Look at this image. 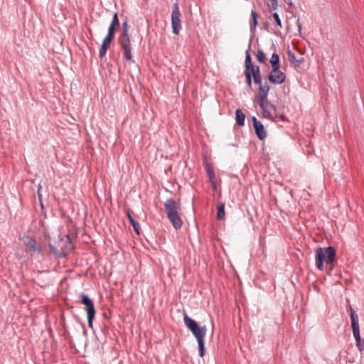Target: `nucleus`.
<instances>
[{
	"instance_id": "20",
	"label": "nucleus",
	"mask_w": 364,
	"mask_h": 364,
	"mask_svg": "<svg viewBox=\"0 0 364 364\" xmlns=\"http://www.w3.org/2000/svg\"><path fill=\"white\" fill-rule=\"evenodd\" d=\"M270 63L272 64V68L280 67L279 57L277 53H274L270 58Z\"/></svg>"
},
{
	"instance_id": "24",
	"label": "nucleus",
	"mask_w": 364,
	"mask_h": 364,
	"mask_svg": "<svg viewBox=\"0 0 364 364\" xmlns=\"http://www.w3.org/2000/svg\"><path fill=\"white\" fill-rule=\"evenodd\" d=\"M127 216H128V218L129 219V221H130L131 224L132 225V227H133L134 231L136 232V222L131 216L129 212H127Z\"/></svg>"
},
{
	"instance_id": "11",
	"label": "nucleus",
	"mask_w": 364,
	"mask_h": 364,
	"mask_svg": "<svg viewBox=\"0 0 364 364\" xmlns=\"http://www.w3.org/2000/svg\"><path fill=\"white\" fill-rule=\"evenodd\" d=\"M59 247L61 250V252L65 254L70 252L73 250V245L69 235H66L63 238L60 240Z\"/></svg>"
},
{
	"instance_id": "25",
	"label": "nucleus",
	"mask_w": 364,
	"mask_h": 364,
	"mask_svg": "<svg viewBox=\"0 0 364 364\" xmlns=\"http://www.w3.org/2000/svg\"><path fill=\"white\" fill-rule=\"evenodd\" d=\"M269 7L272 10L277 9V0H269Z\"/></svg>"
},
{
	"instance_id": "29",
	"label": "nucleus",
	"mask_w": 364,
	"mask_h": 364,
	"mask_svg": "<svg viewBox=\"0 0 364 364\" xmlns=\"http://www.w3.org/2000/svg\"><path fill=\"white\" fill-rule=\"evenodd\" d=\"M38 199L40 200V202L42 201V195L41 193V191H39V190H38Z\"/></svg>"
},
{
	"instance_id": "16",
	"label": "nucleus",
	"mask_w": 364,
	"mask_h": 364,
	"mask_svg": "<svg viewBox=\"0 0 364 364\" xmlns=\"http://www.w3.org/2000/svg\"><path fill=\"white\" fill-rule=\"evenodd\" d=\"M25 245L27 247L28 251L34 253V252H40L41 249L36 245V241L32 238H28L25 242Z\"/></svg>"
},
{
	"instance_id": "26",
	"label": "nucleus",
	"mask_w": 364,
	"mask_h": 364,
	"mask_svg": "<svg viewBox=\"0 0 364 364\" xmlns=\"http://www.w3.org/2000/svg\"><path fill=\"white\" fill-rule=\"evenodd\" d=\"M273 16H274V20L276 21L277 25L279 26V27H282V21L280 20L279 14L277 13H274L273 14Z\"/></svg>"
},
{
	"instance_id": "22",
	"label": "nucleus",
	"mask_w": 364,
	"mask_h": 364,
	"mask_svg": "<svg viewBox=\"0 0 364 364\" xmlns=\"http://www.w3.org/2000/svg\"><path fill=\"white\" fill-rule=\"evenodd\" d=\"M206 171L209 179L213 181L215 178V173L213 168L210 165L206 166Z\"/></svg>"
},
{
	"instance_id": "18",
	"label": "nucleus",
	"mask_w": 364,
	"mask_h": 364,
	"mask_svg": "<svg viewBox=\"0 0 364 364\" xmlns=\"http://www.w3.org/2000/svg\"><path fill=\"white\" fill-rule=\"evenodd\" d=\"M217 218L218 220H222L225 218V204L219 203L217 207Z\"/></svg>"
},
{
	"instance_id": "1",
	"label": "nucleus",
	"mask_w": 364,
	"mask_h": 364,
	"mask_svg": "<svg viewBox=\"0 0 364 364\" xmlns=\"http://www.w3.org/2000/svg\"><path fill=\"white\" fill-rule=\"evenodd\" d=\"M184 323L196 337L198 344L199 355L203 357L205 353L204 338L206 335L207 328L204 326H199L198 323L189 317L186 314L183 316Z\"/></svg>"
},
{
	"instance_id": "10",
	"label": "nucleus",
	"mask_w": 364,
	"mask_h": 364,
	"mask_svg": "<svg viewBox=\"0 0 364 364\" xmlns=\"http://www.w3.org/2000/svg\"><path fill=\"white\" fill-rule=\"evenodd\" d=\"M350 313L353 334L355 341H358L359 336H360L358 316L351 306H350Z\"/></svg>"
},
{
	"instance_id": "6",
	"label": "nucleus",
	"mask_w": 364,
	"mask_h": 364,
	"mask_svg": "<svg viewBox=\"0 0 364 364\" xmlns=\"http://www.w3.org/2000/svg\"><path fill=\"white\" fill-rule=\"evenodd\" d=\"M80 298L81 302L84 305L85 310L87 312L89 327L92 328L93 320L96 314L94 303L86 294H81Z\"/></svg>"
},
{
	"instance_id": "27",
	"label": "nucleus",
	"mask_w": 364,
	"mask_h": 364,
	"mask_svg": "<svg viewBox=\"0 0 364 364\" xmlns=\"http://www.w3.org/2000/svg\"><path fill=\"white\" fill-rule=\"evenodd\" d=\"M356 341L357 347L358 348L360 351H362L364 349V343H362V341H361L360 336H359L358 341Z\"/></svg>"
},
{
	"instance_id": "3",
	"label": "nucleus",
	"mask_w": 364,
	"mask_h": 364,
	"mask_svg": "<svg viewBox=\"0 0 364 364\" xmlns=\"http://www.w3.org/2000/svg\"><path fill=\"white\" fill-rule=\"evenodd\" d=\"M249 50L250 48L245 52V69L244 74L245 75L246 85L250 88L252 86V77L255 84H260V70L259 66L252 65Z\"/></svg>"
},
{
	"instance_id": "14",
	"label": "nucleus",
	"mask_w": 364,
	"mask_h": 364,
	"mask_svg": "<svg viewBox=\"0 0 364 364\" xmlns=\"http://www.w3.org/2000/svg\"><path fill=\"white\" fill-rule=\"evenodd\" d=\"M254 129L257 137L262 140L267 137V132L264 130L263 124L260 122H255V125L254 126Z\"/></svg>"
},
{
	"instance_id": "23",
	"label": "nucleus",
	"mask_w": 364,
	"mask_h": 364,
	"mask_svg": "<svg viewBox=\"0 0 364 364\" xmlns=\"http://www.w3.org/2000/svg\"><path fill=\"white\" fill-rule=\"evenodd\" d=\"M251 16L252 18L253 26L255 28L257 26V14L255 11L252 10Z\"/></svg>"
},
{
	"instance_id": "17",
	"label": "nucleus",
	"mask_w": 364,
	"mask_h": 364,
	"mask_svg": "<svg viewBox=\"0 0 364 364\" xmlns=\"http://www.w3.org/2000/svg\"><path fill=\"white\" fill-rule=\"evenodd\" d=\"M245 114L239 109H237L235 112V119L237 124L240 126H243L245 124Z\"/></svg>"
},
{
	"instance_id": "8",
	"label": "nucleus",
	"mask_w": 364,
	"mask_h": 364,
	"mask_svg": "<svg viewBox=\"0 0 364 364\" xmlns=\"http://www.w3.org/2000/svg\"><path fill=\"white\" fill-rule=\"evenodd\" d=\"M257 103L262 111L263 116L267 118H272L275 113V107L267 99L257 100Z\"/></svg>"
},
{
	"instance_id": "7",
	"label": "nucleus",
	"mask_w": 364,
	"mask_h": 364,
	"mask_svg": "<svg viewBox=\"0 0 364 364\" xmlns=\"http://www.w3.org/2000/svg\"><path fill=\"white\" fill-rule=\"evenodd\" d=\"M181 14L178 3H175L172 6L171 12V26L173 33L178 35L181 29Z\"/></svg>"
},
{
	"instance_id": "19",
	"label": "nucleus",
	"mask_w": 364,
	"mask_h": 364,
	"mask_svg": "<svg viewBox=\"0 0 364 364\" xmlns=\"http://www.w3.org/2000/svg\"><path fill=\"white\" fill-rule=\"evenodd\" d=\"M289 60L291 63L294 64L296 66H299L301 63L304 62L303 58L297 60V58H296L295 55L291 51L289 52Z\"/></svg>"
},
{
	"instance_id": "4",
	"label": "nucleus",
	"mask_w": 364,
	"mask_h": 364,
	"mask_svg": "<svg viewBox=\"0 0 364 364\" xmlns=\"http://www.w3.org/2000/svg\"><path fill=\"white\" fill-rule=\"evenodd\" d=\"M315 255L316 265L319 270L323 269V263L331 264L336 259V250L333 247H318Z\"/></svg>"
},
{
	"instance_id": "13",
	"label": "nucleus",
	"mask_w": 364,
	"mask_h": 364,
	"mask_svg": "<svg viewBox=\"0 0 364 364\" xmlns=\"http://www.w3.org/2000/svg\"><path fill=\"white\" fill-rule=\"evenodd\" d=\"M119 26V19H118V16H117V13H114L112 23L109 25V27L108 29V33L106 36H108L109 38H114L116 28L118 27Z\"/></svg>"
},
{
	"instance_id": "28",
	"label": "nucleus",
	"mask_w": 364,
	"mask_h": 364,
	"mask_svg": "<svg viewBox=\"0 0 364 364\" xmlns=\"http://www.w3.org/2000/svg\"><path fill=\"white\" fill-rule=\"evenodd\" d=\"M252 122H253V126L255 125V122H260L259 121H258L257 119V118L255 117H252Z\"/></svg>"
},
{
	"instance_id": "30",
	"label": "nucleus",
	"mask_w": 364,
	"mask_h": 364,
	"mask_svg": "<svg viewBox=\"0 0 364 364\" xmlns=\"http://www.w3.org/2000/svg\"><path fill=\"white\" fill-rule=\"evenodd\" d=\"M41 188H42L41 185V184H39V185H38V190H39V191H41Z\"/></svg>"
},
{
	"instance_id": "12",
	"label": "nucleus",
	"mask_w": 364,
	"mask_h": 364,
	"mask_svg": "<svg viewBox=\"0 0 364 364\" xmlns=\"http://www.w3.org/2000/svg\"><path fill=\"white\" fill-rule=\"evenodd\" d=\"M259 85V92L257 95V100L267 99L269 91V85L267 81L262 83V78L260 77V84Z\"/></svg>"
},
{
	"instance_id": "9",
	"label": "nucleus",
	"mask_w": 364,
	"mask_h": 364,
	"mask_svg": "<svg viewBox=\"0 0 364 364\" xmlns=\"http://www.w3.org/2000/svg\"><path fill=\"white\" fill-rule=\"evenodd\" d=\"M279 68L280 67L273 68L269 73L268 80L272 84L280 85L286 80L285 74L279 70Z\"/></svg>"
},
{
	"instance_id": "15",
	"label": "nucleus",
	"mask_w": 364,
	"mask_h": 364,
	"mask_svg": "<svg viewBox=\"0 0 364 364\" xmlns=\"http://www.w3.org/2000/svg\"><path fill=\"white\" fill-rule=\"evenodd\" d=\"M112 40H113V38H109L108 36H106L104 38L102 46H101V48L100 49V53H99L100 58H102L105 56L107 50L108 48L109 47L110 43Z\"/></svg>"
},
{
	"instance_id": "5",
	"label": "nucleus",
	"mask_w": 364,
	"mask_h": 364,
	"mask_svg": "<svg viewBox=\"0 0 364 364\" xmlns=\"http://www.w3.org/2000/svg\"><path fill=\"white\" fill-rule=\"evenodd\" d=\"M122 26L123 31L119 38V43L126 60L134 63L132 55L130 38L128 35L127 22L124 21Z\"/></svg>"
},
{
	"instance_id": "21",
	"label": "nucleus",
	"mask_w": 364,
	"mask_h": 364,
	"mask_svg": "<svg viewBox=\"0 0 364 364\" xmlns=\"http://www.w3.org/2000/svg\"><path fill=\"white\" fill-rule=\"evenodd\" d=\"M256 57L257 60L261 63H263L266 58L265 54L262 50H258Z\"/></svg>"
},
{
	"instance_id": "2",
	"label": "nucleus",
	"mask_w": 364,
	"mask_h": 364,
	"mask_svg": "<svg viewBox=\"0 0 364 364\" xmlns=\"http://www.w3.org/2000/svg\"><path fill=\"white\" fill-rule=\"evenodd\" d=\"M167 217L175 229H180L183 225V220L180 215L181 204L179 201L172 199L167 200L164 203Z\"/></svg>"
}]
</instances>
